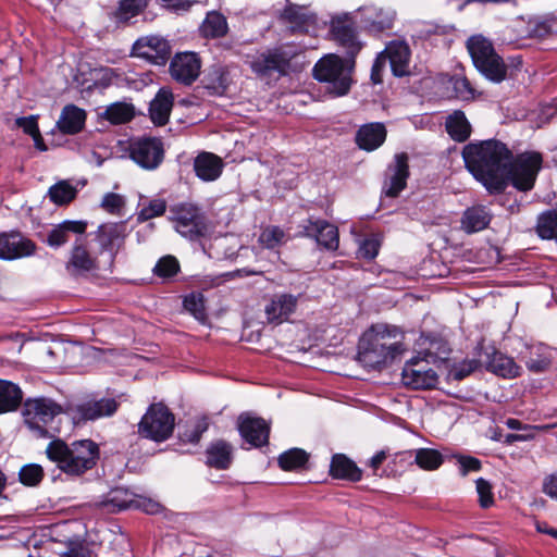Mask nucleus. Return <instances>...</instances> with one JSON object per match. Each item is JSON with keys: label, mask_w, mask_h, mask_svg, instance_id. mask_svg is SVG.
<instances>
[{"label": "nucleus", "mask_w": 557, "mask_h": 557, "mask_svg": "<svg viewBox=\"0 0 557 557\" xmlns=\"http://www.w3.org/2000/svg\"><path fill=\"white\" fill-rule=\"evenodd\" d=\"M445 127L449 136L459 143L467 140L471 134V125L461 111H455L448 115Z\"/></svg>", "instance_id": "obj_36"}, {"label": "nucleus", "mask_w": 557, "mask_h": 557, "mask_svg": "<svg viewBox=\"0 0 557 557\" xmlns=\"http://www.w3.org/2000/svg\"><path fill=\"white\" fill-rule=\"evenodd\" d=\"M429 364L418 354L408 360L401 372L404 385L412 389L434 388L438 383V375L433 369L428 367Z\"/></svg>", "instance_id": "obj_10"}, {"label": "nucleus", "mask_w": 557, "mask_h": 557, "mask_svg": "<svg viewBox=\"0 0 557 557\" xmlns=\"http://www.w3.org/2000/svg\"><path fill=\"white\" fill-rule=\"evenodd\" d=\"M469 172L490 193L503 191L508 183L521 191L531 190L542 165L537 152H525L512 160L511 151L498 140L470 143L462 149Z\"/></svg>", "instance_id": "obj_1"}, {"label": "nucleus", "mask_w": 557, "mask_h": 557, "mask_svg": "<svg viewBox=\"0 0 557 557\" xmlns=\"http://www.w3.org/2000/svg\"><path fill=\"white\" fill-rule=\"evenodd\" d=\"M505 424L510 430H523V431H531V430H537L540 426L523 424L520 420L509 418L506 420Z\"/></svg>", "instance_id": "obj_64"}, {"label": "nucleus", "mask_w": 557, "mask_h": 557, "mask_svg": "<svg viewBox=\"0 0 557 557\" xmlns=\"http://www.w3.org/2000/svg\"><path fill=\"white\" fill-rule=\"evenodd\" d=\"M18 476L24 485L36 486L44 478V470L37 463H29L21 468Z\"/></svg>", "instance_id": "obj_51"}, {"label": "nucleus", "mask_w": 557, "mask_h": 557, "mask_svg": "<svg viewBox=\"0 0 557 557\" xmlns=\"http://www.w3.org/2000/svg\"><path fill=\"white\" fill-rule=\"evenodd\" d=\"M382 53H385L386 62L389 61L394 76L404 77L410 74L411 52L407 42L393 40L386 46Z\"/></svg>", "instance_id": "obj_22"}, {"label": "nucleus", "mask_w": 557, "mask_h": 557, "mask_svg": "<svg viewBox=\"0 0 557 557\" xmlns=\"http://www.w3.org/2000/svg\"><path fill=\"white\" fill-rule=\"evenodd\" d=\"M285 233L278 226H268L260 234L259 240L267 248H275L284 240Z\"/></svg>", "instance_id": "obj_53"}, {"label": "nucleus", "mask_w": 557, "mask_h": 557, "mask_svg": "<svg viewBox=\"0 0 557 557\" xmlns=\"http://www.w3.org/2000/svg\"><path fill=\"white\" fill-rule=\"evenodd\" d=\"M61 407L49 398L27 399L23 416L25 424L39 437H52L58 431L52 426L53 420L61 413Z\"/></svg>", "instance_id": "obj_7"}, {"label": "nucleus", "mask_w": 557, "mask_h": 557, "mask_svg": "<svg viewBox=\"0 0 557 557\" xmlns=\"http://www.w3.org/2000/svg\"><path fill=\"white\" fill-rule=\"evenodd\" d=\"M386 128L382 123H369L359 128L356 141L359 148L373 151L385 141Z\"/></svg>", "instance_id": "obj_29"}, {"label": "nucleus", "mask_w": 557, "mask_h": 557, "mask_svg": "<svg viewBox=\"0 0 557 557\" xmlns=\"http://www.w3.org/2000/svg\"><path fill=\"white\" fill-rule=\"evenodd\" d=\"M132 503L131 495L126 490L114 488L110 491L102 500L97 502L98 508L104 509L108 512H116L129 507Z\"/></svg>", "instance_id": "obj_39"}, {"label": "nucleus", "mask_w": 557, "mask_h": 557, "mask_svg": "<svg viewBox=\"0 0 557 557\" xmlns=\"http://www.w3.org/2000/svg\"><path fill=\"white\" fill-rule=\"evenodd\" d=\"M492 220V213L482 205L468 208L461 216V228L468 233H476L486 228Z\"/></svg>", "instance_id": "obj_30"}, {"label": "nucleus", "mask_w": 557, "mask_h": 557, "mask_svg": "<svg viewBox=\"0 0 557 557\" xmlns=\"http://www.w3.org/2000/svg\"><path fill=\"white\" fill-rule=\"evenodd\" d=\"M282 18L288 23L292 33H308L317 26V15L307 7L288 4L282 13Z\"/></svg>", "instance_id": "obj_23"}, {"label": "nucleus", "mask_w": 557, "mask_h": 557, "mask_svg": "<svg viewBox=\"0 0 557 557\" xmlns=\"http://www.w3.org/2000/svg\"><path fill=\"white\" fill-rule=\"evenodd\" d=\"M184 308L190 312L197 320L203 321L206 318L205 314V304L203 297L201 294H190L184 299Z\"/></svg>", "instance_id": "obj_54"}, {"label": "nucleus", "mask_w": 557, "mask_h": 557, "mask_svg": "<svg viewBox=\"0 0 557 557\" xmlns=\"http://www.w3.org/2000/svg\"><path fill=\"white\" fill-rule=\"evenodd\" d=\"M209 423L206 418L197 420L190 430H187L181 435L185 442L196 444L199 442L201 435L208 430Z\"/></svg>", "instance_id": "obj_56"}, {"label": "nucleus", "mask_w": 557, "mask_h": 557, "mask_svg": "<svg viewBox=\"0 0 557 557\" xmlns=\"http://www.w3.org/2000/svg\"><path fill=\"white\" fill-rule=\"evenodd\" d=\"M536 233L542 239L557 238V207L539 215Z\"/></svg>", "instance_id": "obj_41"}, {"label": "nucleus", "mask_w": 557, "mask_h": 557, "mask_svg": "<svg viewBox=\"0 0 557 557\" xmlns=\"http://www.w3.org/2000/svg\"><path fill=\"white\" fill-rule=\"evenodd\" d=\"M175 417L161 404H152L138 423V434L154 442H164L173 433Z\"/></svg>", "instance_id": "obj_8"}, {"label": "nucleus", "mask_w": 557, "mask_h": 557, "mask_svg": "<svg viewBox=\"0 0 557 557\" xmlns=\"http://www.w3.org/2000/svg\"><path fill=\"white\" fill-rule=\"evenodd\" d=\"M414 460L421 469L428 471L436 470L444 461L442 454L431 448L417 449Z\"/></svg>", "instance_id": "obj_44"}, {"label": "nucleus", "mask_w": 557, "mask_h": 557, "mask_svg": "<svg viewBox=\"0 0 557 557\" xmlns=\"http://www.w3.org/2000/svg\"><path fill=\"white\" fill-rule=\"evenodd\" d=\"M146 5V0H122L115 11V17L119 21L126 22L138 15Z\"/></svg>", "instance_id": "obj_47"}, {"label": "nucleus", "mask_w": 557, "mask_h": 557, "mask_svg": "<svg viewBox=\"0 0 557 557\" xmlns=\"http://www.w3.org/2000/svg\"><path fill=\"white\" fill-rule=\"evenodd\" d=\"M298 305V297L292 294H276L264 308L267 320L280 324L288 319Z\"/></svg>", "instance_id": "obj_24"}, {"label": "nucleus", "mask_w": 557, "mask_h": 557, "mask_svg": "<svg viewBox=\"0 0 557 557\" xmlns=\"http://www.w3.org/2000/svg\"><path fill=\"white\" fill-rule=\"evenodd\" d=\"M386 65L385 53H379L371 69V81L373 84H381L383 82V72Z\"/></svg>", "instance_id": "obj_61"}, {"label": "nucleus", "mask_w": 557, "mask_h": 557, "mask_svg": "<svg viewBox=\"0 0 557 557\" xmlns=\"http://www.w3.org/2000/svg\"><path fill=\"white\" fill-rule=\"evenodd\" d=\"M330 473L333 478L344 479L357 482L361 479V470L354 461L348 459L345 455L336 454L333 456Z\"/></svg>", "instance_id": "obj_34"}, {"label": "nucleus", "mask_w": 557, "mask_h": 557, "mask_svg": "<svg viewBox=\"0 0 557 557\" xmlns=\"http://www.w3.org/2000/svg\"><path fill=\"white\" fill-rule=\"evenodd\" d=\"M86 113L83 109L67 104L62 109L57 126L63 134H76L85 125Z\"/></svg>", "instance_id": "obj_32"}, {"label": "nucleus", "mask_w": 557, "mask_h": 557, "mask_svg": "<svg viewBox=\"0 0 557 557\" xmlns=\"http://www.w3.org/2000/svg\"><path fill=\"white\" fill-rule=\"evenodd\" d=\"M228 71L221 65L212 66L205 75L202 83L213 95H223L230 85Z\"/></svg>", "instance_id": "obj_35"}, {"label": "nucleus", "mask_w": 557, "mask_h": 557, "mask_svg": "<svg viewBox=\"0 0 557 557\" xmlns=\"http://www.w3.org/2000/svg\"><path fill=\"white\" fill-rule=\"evenodd\" d=\"M408 177V156L406 153H398L385 171L382 193L391 198L397 197L406 188Z\"/></svg>", "instance_id": "obj_15"}, {"label": "nucleus", "mask_w": 557, "mask_h": 557, "mask_svg": "<svg viewBox=\"0 0 557 557\" xmlns=\"http://www.w3.org/2000/svg\"><path fill=\"white\" fill-rule=\"evenodd\" d=\"M125 205V198L115 193H107L100 202V207L113 215H122Z\"/></svg>", "instance_id": "obj_52"}, {"label": "nucleus", "mask_w": 557, "mask_h": 557, "mask_svg": "<svg viewBox=\"0 0 557 557\" xmlns=\"http://www.w3.org/2000/svg\"><path fill=\"white\" fill-rule=\"evenodd\" d=\"M35 244L20 233L0 234V259L14 260L28 257L35 252Z\"/></svg>", "instance_id": "obj_21"}, {"label": "nucleus", "mask_w": 557, "mask_h": 557, "mask_svg": "<svg viewBox=\"0 0 557 557\" xmlns=\"http://www.w3.org/2000/svg\"><path fill=\"white\" fill-rule=\"evenodd\" d=\"M422 349L418 352L426 363L436 364L448 359L450 348L446 341L441 337L425 336L421 338Z\"/></svg>", "instance_id": "obj_28"}, {"label": "nucleus", "mask_w": 557, "mask_h": 557, "mask_svg": "<svg viewBox=\"0 0 557 557\" xmlns=\"http://www.w3.org/2000/svg\"><path fill=\"white\" fill-rule=\"evenodd\" d=\"M169 219L175 231L189 240H197L208 232V219L202 209L193 202H180L170 207Z\"/></svg>", "instance_id": "obj_6"}, {"label": "nucleus", "mask_w": 557, "mask_h": 557, "mask_svg": "<svg viewBox=\"0 0 557 557\" xmlns=\"http://www.w3.org/2000/svg\"><path fill=\"white\" fill-rule=\"evenodd\" d=\"M47 458L69 476H81L91 470L100 457L99 446L91 440L66 443L52 440L46 447Z\"/></svg>", "instance_id": "obj_3"}, {"label": "nucleus", "mask_w": 557, "mask_h": 557, "mask_svg": "<svg viewBox=\"0 0 557 557\" xmlns=\"http://www.w3.org/2000/svg\"><path fill=\"white\" fill-rule=\"evenodd\" d=\"M476 492L479 494V503L482 508H487L494 503L492 485L488 481L480 478L475 482Z\"/></svg>", "instance_id": "obj_57"}, {"label": "nucleus", "mask_w": 557, "mask_h": 557, "mask_svg": "<svg viewBox=\"0 0 557 557\" xmlns=\"http://www.w3.org/2000/svg\"><path fill=\"white\" fill-rule=\"evenodd\" d=\"M543 492L557 500V472L550 474L544 480Z\"/></svg>", "instance_id": "obj_63"}, {"label": "nucleus", "mask_w": 557, "mask_h": 557, "mask_svg": "<svg viewBox=\"0 0 557 557\" xmlns=\"http://www.w3.org/2000/svg\"><path fill=\"white\" fill-rule=\"evenodd\" d=\"M77 195V189L67 181H60L48 190L50 200L57 206L70 203Z\"/></svg>", "instance_id": "obj_42"}, {"label": "nucleus", "mask_w": 557, "mask_h": 557, "mask_svg": "<svg viewBox=\"0 0 557 557\" xmlns=\"http://www.w3.org/2000/svg\"><path fill=\"white\" fill-rule=\"evenodd\" d=\"M132 53L153 64L163 65L171 55V46L166 39L149 35L140 37L134 42Z\"/></svg>", "instance_id": "obj_14"}, {"label": "nucleus", "mask_w": 557, "mask_h": 557, "mask_svg": "<svg viewBox=\"0 0 557 557\" xmlns=\"http://www.w3.org/2000/svg\"><path fill=\"white\" fill-rule=\"evenodd\" d=\"M486 369L503 377H516L519 375L520 368L516 364L512 358L496 351L485 352Z\"/></svg>", "instance_id": "obj_33"}, {"label": "nucleus", "mask_w": 557, "mask_h": 557, "mask_svg": "<svg viewBox=\"0 0 557 557\" xmlns=\"http://www.w3.org/2000/svg\"><path fill=\"white\" fill-rule=\"evenodd\" d=\"M403 337V333L396 326L372 325L359 339V362L370 369H380L391 364L406 350Z\"/></svg>", "instance_id": "obj_2"}, {"label": "nucleus", "mask_w": 557, "mask_h": 557, "mask_svg": "<svg viewBox=\"0 0 557 557\" xmlns=\"http://www.w3.org/2000/svg\"><path fill=\"white\" fill-rule=\"evenodd\" d=\"M358 14L362 30L372 36H379L391 30L396 18L394 10L375 4L359 8Z\"/></svg>", "instance_id": "obj_13"}, {"label": "nucleus", "mask_w": 557, "mask_h": 557, "mask_svg": "<svg viewBox=\"0 0 557 557\" xmlns=\"http://www.w3.org/2000/svg\"><path fill=\"white\" fill-rule=\"evenodd\" d=\"M451 84L453 89L459 99L469 100L474 97V89L466 76L455 75L451 78Z\"/></svg>", "instance_id": "obj_55"}, {"label": "nucleus", "mask_w": 557, "mask_h": 557, "mask_svg": "<svg viewBox=\"0 0 557 557\" xmlns=\"http://www.w3.org/2000/svg\"><path fill=\"white\" fill-rule=\"evenodd\" d=\"M66 269L72 274L79 275L99 270L98 257L89 248L86 238L79 236L75 239Z\"/></svg>", "instance_id": "obj_16"}, {"label": "nucleus", "mask_w": 557, "mask_h": 557, "mask_svg": "<svg viewBox=\"0 0 557 557\" xmlns=\"http://www.w3.org/2000/svg\"><path fill=\"white\" fill-rule=\"evenodd\" d=\"M380 243L374 237H369L363 239L358 249V255L361 258L372 260L374 259L379 253Z\"/></svg>", "instance_id": "obj_60"}, {"label": "nucleus", "mask_w": 557, "mask_h": 557, "mask_svg": "<svg viewBox=\"0 0 557 557\" xmlns=\"http://www.w3.org/2000/svg\"><path fill=\"white\" fill-rule=\"evenodd\" d=\"M481 362L476 359L465 360L461 363L454 367L451 375L455 380H462L470 375L474 370L480 367Z\"/></svg>", "instance_id": "obj_58"}, {"label": "nucleus", "mask_w": 557, "mask_h": 557, "mask_svg": "<svg viewBox=\"0 0 557 557\" xmlns=\"http://www.w3.org/2000/svg\"><path fill=\"white\" fill-rule=\"evenodd\" d=\"M460 463V471L461 474L465 476L471 471H479L481 469V461L474 457H460L459 458Z\"/></svg>", "instance_id": "obj_62"}, {"label": "nucleus", "mask_w": 557, "mask_h": 557, "mask_svg": "<svg viewBox=\"0 0 557 557\" xmlns=\"http://www.w3.org/2000/svg\"><path fill=\"white\" fill-rule=\"evenodd\" d=\"M135 116V108L132 103L117 101L106 107L100 117L109 121L111 124H124Z\"/></svg>", "instance_id": "obj_38"}, {"label": "nucleus", "mask_w": 557, "mask_h": 557, "mask_svg": "<svg viewBox=\"0 0 557 557\" xmlns=\"http://www.w3.org/2000/svg\"><path fill=\"white\" fill-rule=\"evenodd\" d=\"M238 431L242 437L253 447L268 444L270 425L262 418L240 414L238 418Z\"/></svg>", "instance_id": "obj_20"}, {"label": "nucleus", "mask_w": 557, "mask_h": 557, "mask_svg": "<svg viewBox=\"0 0 557 557\" xmlns=\"http://www.w3.org/2000/svg\"><path fill=\"white\" fill-rule=\"evenodd\" d=\"M16 124L23 128V131L33 137L34 141H41V135L38 128L37 117L34 115L27 117H20L16 120Z\"/></svg>", "instance_id": "obj_59"}, {"label": "nucleus", "mask_w": 557, "mask_h": 557, "mask_svg": "<svg viewBox=\"0 0 557 557\" xmlns=\"http://www.w3.org/2000/svg\"><path fill=\"white\" fill-rule=\"evenodd\" d=\"M166 211V201L162 198H154L140 209L137 213L138 222H146L153 218H158L164 214Z\"/></svg>", "instance_id": "obj_48"}, {"label": "nucleus", "mask_w": 557, "mask_h": 557, "mask_svg": "<svg viewBox=\"0 0 557 557\" xmlns=\"http://www.w3.org/2000/svg\"><path fill=\"white\" fill-rule=\"evenodd\" d=\"M534 354L536 357H534L533 352H531V356L525 361L528 369L535 373L547 370L550 366V355L548 348L540 345L535 348Z\"/></svg>", "instance_id": "obj_46"}, {"label": "nucleus", "mask_w": 557, "mask_h": 557, "mask_svg": "<svg viewBox=\"0 0 557 557\" xmlns=\"http://www.w3.org/2000/svg\"><path fill=\"white\" fill-rule=\"evenodd\" d=\"M285 66V59L278 53L262 54L251 64L253 72L261 75H267L273 71L284 72Z\"/></svg>", "instance_id": "obj_40"}, {"label": "nucleus", "mask_w": 557, "mask_h": 557, "mask_svg": "<svg viewBox=\"0 0 557 557\" xmlns=\"http://www.w3.org/2000/svg\"><path fill=\"white\" fill-rule=\"evenodd\" d=\"M173 94L171 90L161 88L150 102L149 114L154 125L163 126L169 122L173 108Z\"/></svg>", "instance_id": "obj_27"}, {"label": "nucleus", "mask_w": 557, "mask_h": 557, "mask_svg": "<svg viewBox=\"0 0 557 557\" xmlns=\"http://www.w3.org/2000/svg\"><path fill=\"white\" fill-rule=\"evenodd\" d=\"M86 228V221L65 220L49 231L47 244L50 247L59 248L69 242L71 234L83 235Z\"/></svg>", "instance_id": "obj_26"}, {"label": "nucleus", "mask_w": 557, "mask_h": 557, "mask_svg": "<svg viewBox=\"0 0 557 557\" xmlns=\"http://www.w3.org/2000/svg\"><path fill=\"white\" fill-rule=\"evenodd\" d=\"M131 159L145 170H154L163 161V144L156 137H140L129 144Z\"/></svg>", "instance_id": "obj_11"}, {"label": "nucleus", "mask_w": 557, "mask_h": 557, "mask_svg": "<svg viewBox=\"0 0 557 557\" xmlns=\"http://www.w3.org/2000/svg\"><path fill=\"white\" fill-rule=\"evenodd\" d=\"M127 234V226L125 222L103 223L98 226V230L96 231V238L101 249L110 252L111 263L113 262L117 251L123 247Z\"/></svg>", "instance_id": "obj_18"}, {"label": "nucleus", "mask_w": 557, "mask_h": 557, "mask_svg": "<svg viewBox=\"0 0 557 557\" xmlns=\"http://www.w3.org/2000/svg\"><path fill=\"white\" fill-rule=\"evenodd\" d=\"M224 168L223 160L212 152H200L194 160L196 176L203 182L216 181Z\"/></svg>", "instance_id": "obj_25"}, {"label": "nucleus", "mask_w": 557, "mask_h": 557, "mask_svg": "<svg viewBox=\"0 0 557 557\" xmlns=\"http://www.w3.org/2000/svg\"><path fill=\"white\" fill-rule=\"evenodd\" d=\"M466 47L474 66L487 79L500 83L506 78L507 66L488 38L481 34L472 35L467 39Z\"/></svg>", "instance_id": "obj_5"}, {"label": "nucleus", "mask_w": 557, "mask_h": 557, "mask_svg": "<svg viewBox=\"0 0 557 557\" xmlns=\"http://www.w3.org/2000/svg\"><path fill=\"white\" fill-rule=\"evenodd\" d=\"M331 34L336 45L347 58L355 60L363 44L358 37L356 20L350 13L335 15L331 20Z\"/></svg>", "instance_id": "obj_9"}, {"label": "nucleus", "mask_w": 557, "mask_h": 557, "mask_svg": "<svg viewBox=\"0 0 557 557\" xmlns=\"http://www.w3.org/2000/svg\"><path fill=\"white\" fill-rule=\"evenodd\" d=\"M308 461V454L300 448H292L278 457V465L284 470H294L304 467Z\"/></svg>", "instance_id": "obj_45"}, {"label": "nucleus", "mask_w": 557, "mask_h": 557, "mask_svg": "<svg viewBox=\"0 0 557 557\" xmlns=\"http://www.w3.org/2000/svg\"><path fill=\"white\" fill-rule=\"evenodd\" d=\"M355 60H343L339 55L330 53L321 58L313 66V77L327 84V90L334 97H342L350 90L351 73Z\"/></svg>", "instance_id": "obj_4"}, {"label": "nucleus", "mask_w": 557, "mask_h": 557, "mask_svg": "<svg viewBox=\"0 0 557 557\" xmlns=\"http://www.w3.org/2000/svg\"><path fill=\"white\" fill-rule=\"evenodd\" d=\"M201 62L194 52L177 53L170 63L172 78L181 84L190 85L199 76Z\"/></svg>", "instance_id": "obj_17"}, {"label": "nucleus", "mask_w": 557, "mask_h": 557, "mask_svg": "<svg viewBox=\"0 0 557 557\" xmlns=\"http://www.w3.org/2000/svg\"><path fill=\"white\" fill-rule=\"evenodd\" d=\"M202 33L206 37L211 38L224 36L227 33L226 18L215 11L208 13L202 24Z\"/></svg>", "instance_id": "obj_43"}, {"label": "nucleus", "mask_w": 557, "mask_h": 557, "mask_svg": "<svg viewBox=\"0 0 557 557\" xmlns=\"http://www.w3.org/2000/svg\"><path fill=\"white\" fill-rule=\"evenodd\" d=\"M529 34L533 38H545L557 35V17H549L544 21H536L529 26Z\"/></svg>", "instance_id": "obj_49"}, {"label": "nucleus", "mask_w": 557, "mask_h": 557, "mask_svg": "<svg viewBox=\"0 0 557 557\" xmlns=\"http://www.w3.org/2000/svg\"><path fill=\"white\" fill-rule=\"evenodd\" d=\"M178 260L171 255L160 258L153 268V274L162 278L173 277L178 273Z\"/></svg>", "instance_id": "obj_50"}, {"label": "nucleus", "mask_w": 557, "mask_h": 557, "mask_svg": "<svg viewBox=\"0 0 557 557\" xmlns=\"http://www.w3.org/2000/svg\"><path fill=\"white\" fill-rule=\"evenodd\" d=\"M304 235L315 239L326 250H336L339 244L338 230L335 225L321 219H308L304 224Z\"/></svg>", "instance_id": "obj_19"}, {"label": "nucleus", "mask_w": 557, "mask_h": 557, "mask_svg": "<svg viewBox=\"0 0 557 557\" xmlns=\"http://www.w3.org/2000/svg\"><path fill=\"white\" fill-rule=\"evenodd\" d=\"M21 388L5 380H0V413L14 411L22 403Z\"/></svg>", "instance_id": "obj_37"}, {"label": "nucleus", "mask_w": 557, "mask_h": 557, "mask_svg": "<svg viewBox=\"0 0 557 557\" xmlns=\"http://www.w3.org/2000/svg\"><path fill=\"white\" fill-rule=\"evenodd\" d=\"M119 408L114 398L88 399L71 405L67 412L74 423L94 421L113 416Z\"/></svg>", "instance_id": "obj_12"}, {"label": "nucleus", "mask_w": 557, "mask_h": 557, "mask_svg": "<svg viewBox=\"0 0 557 557\" xmlns=\"http://www.w3.org/2000/svg\"><path fill=\"white\" fill-rule=\"evenodd\" d=\"M207 465L218 470L227 469L233 460V447L223 440L211 443L207 450Z\"/></svg>", "instance_id": "obj_31"}]
</instances>
